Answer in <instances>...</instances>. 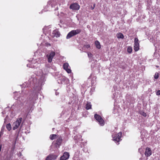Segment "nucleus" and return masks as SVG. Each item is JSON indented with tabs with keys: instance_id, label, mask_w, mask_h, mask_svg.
<instances>
[{
	"instance_id": "obj_1",
	"label": "nucleus",
	"mask_w": 160,
	"mask_h": 160,
	"mask_svg": "<svg viewBox=\"0 0 160 160\" xmlns=\"http://www.w3.org/2000/svg\"><path fill=\"white\" fill-rule=\"evenodd\" d=\"M38 70L35 71V72L36 75L40 77L39 78H38V81L37 80L38 78L36 77V76H32L29 79L28 82L26 83L25 82L21 85V87L27 88L30 86H33L36 88V91L40 90L42 88L41 86L44 85L46 81L45 75L48 74V71L46 70L43 72L42 69H39Z\"/></svg>"
},
{
	"instance_id": "obj_2",
	"label": "nucleus",
	"mask_w": 160,
	"mask_h": 160,
	"mask_svg": "<svg viewBox=\"0 0 160 160\" xmlns=\"http://www.w3.org/2000/svg\"><path fill=\"white\" fill-rule=\"evenodd\" d=\"M38 99L37 92H33L31 95H30V96L27 100V105H29L28 107L27 108V110L26 111V113L29 112L30 110L32 108L33 105L35 103V101Z\"/></svg>"
},
{
	"instance_id": "obj_3",
	"label": "nucleus",
	"mask_w": 160,
	"mask_h": 160,
	"mask_svg": "<svg viewBox=\"0 0 160 160\" xmlns=\"http://www.w3.org/2000/svg\"><path fill=\"white\" fill-rule=\"evenodd\" d=\"M58 5L56 0H50L48 2L47 6L43 10L42 12L48 11H57L58 10Z\"/></svg>"
},
{
	"instance_id": "obj_4",
	"label": "nucleus",
	"mask_w": 160,
	"mask_h": 160,
	"mask_svg": "<svg viewBox=\"0 0 160 160\" xmlns=\"http://www.w3.org/2000/svg\"><path fill=\"white\" fill-rule=\"evenodd\" d=\"M28 61L29 63L27 64V66L29 68H37L41 65L37 60V59L33 58L32 60H28Z\"/></svg>"
},
{
	"instance_id": "obj_5",
	"label": "nucleus",
	"mask_w": 160,
	"mask_h": 160,
	"mask_svg": "<svg viewBox=\"0 0 160 160\" xmlns=\"http://www.w3.org/2000/svg\"><path fill=\"white\" fill-rule=\"evenodd\" d=\"M20 93L19 92H15L14 98L15 99H17L18 101H19L20 102H21L22 103L24 102L26 95H22V94L21 97H18V94Z\"/></svg>"
},
{
	"instance_id": "obj_6",
	"label": "nucleus",
	"mask_w": 160,
	"mask_h": 160,
	"mask_svg": "<svg viewBox=\"0 0 160 160\" xmlns=\"http://www.w3.org/2000/svg\"><path fill=\"white\" fill-rule=\"evenodd\" d=\"M81 30L79 29L72 30L67 34L66 38L67 39L70 38L72 37L79 33L81 32Z\"/></svg>"
},
{
	"instance_id": "obj_7",
	"label": "nucleus",
	"mask_w": 160,
	"mask_h": 160,
	"mask_svg": "<svg viewBox=\"0 0 160 160\" xmlns=\"http://www.w3.org/2000/svg\"><path fill=\"white\" fill-rule=\"evenodd\" d=\"M22 120V118H17L16 121L13 122L12 125L13 130H15L19 128L21 123Z\"/></svg>"
},
{
	"instance_id": "obj_8",
	"label": "nucleus",
	"mask_w": 160,
	"mask_h": 160,
	"mask_svg": "<svg viewBox=\"0 0 160 160\" xmlns=\"http://www.w3.org/2000/svg\"><path fill=\"white\" fill-rule=\"evenodd\" d=\"M122 133L121 132H120L116 135L113 134L112 135V140L114 141L116 143L118 142L121 140V138L122 137Z\"/></svg>"
},
{
	"instance_id": "obj_9",
	"label": "nucleus",
	"mask_w": 160,
	"mask_h": 160,
	"mask_svg": "<svg viewBox=\"0 0 160 160\" xmlns=\"http://www.w3.org/2000/svg\"><path fill=\"white\" fill-rule=\"evenodd\" d=\"M58 83L61 84H68L69 83V80L68 79L63 76L60 79L58 80Z\"/></svg>"
},
{
	"instance_id": "obj_10",
	"label": "nucleus",
	"mask_w": 160,
	"mask_h": 160,
	"mask_svg": "<svg viewBox=\"0 0 160 160\" xmlns=\"http://www.w3.org/2000/svg\"><path fill=\"white\" fill-rule=\"evenodd\" d=\"M94 118L101 126H103L104 125V121L100 116L96 114L94 115Z\"/></svg>"
},
{
	"instance_id": "obj_11",
	"label": "nucleus",
	"mask_w": 160,
	"mask_h": 160,
	"mask_svg": "<svg viewBox=\"0 0 160 160\" xmlns=\"http://www.w3.org/2000/svg\"><path fill=\"white\" fill-rule=\"evenodd\" d=\"M55 55V52L52 51L50 53H48L46 55V57L48 59V62L49 63H51L52 61V60Z\"/></svg>"
},
{
	"instance_id": "obj_12",
	"label": "nucleus",
	"mask_w": 160,
	"mask_h": 160,
	"mask_svg": "<svg viewBox=\"0 0 160 160\" xmlns=\"http://www.w3.org/2000/svg\"><path fill=\"white\" fill-rule=\"evenodd\" d=\"M57 139L54 143V146L56 148H58L59 147L61 144L62 138L61 137L58 136V138Z\"/></svg>"
},
{
	"instance_id": "obj_13",
	"label": "nucleus",
	"mask_w": 160,
	"mask_h": 160,
	"mask_svg": "<svg viewBox=\"0 0 160 160\" xmlns=\"http://www.w3.org/2000/svg\"><path fill=\"white\" fill-rule=\"evenodd\" d=\"M51 27L50 26L45 27L43 29V32L46 35L48 34L49 35H50L51 33Z\"/></svg>"
},
{
	"instance_id": "obj_14",
	"label": "nucleus",
	"mask_w": 160,
	"mask_h": 160,
	"mask_svg": "<svg viewBox=\"0 0 160 160\" xmlns=\"http://www.w3.org/2000/svg\"><path fill=\"white\" fill-rule=\"evenodd\" d=\"M139 49V44L138 42V39L135 38L134 39V50L135 52L138 51Z\"/></svg>"
},
{
	"instance_id": "obj_15",
	"label": "nucleus",
	"mask_w": 160,
	"mask_h": 160,
	"mask_svg": "<svg viewBox=\"0 0 160 160\" xmlns=\"http://www.w3.org/2000/svg\"><path fill=\"white\" fill-rule=\"evenodd\" d=\"M63 69L66 71L68 73H71L72 71L71 69L70 66H69V64L67 62H65L63 65Z\"/></svg>"
},
{
	"instance_id": "obj_16",
	"label": "nucleus",
	"mask_w": 160,
	"mask_h": 160,
	"mask_svg": "<svg viewBox=\"0 0 160 160\" xmlns=\"http://www.w3.org/2000/svg\"><path fill=\"white\" fill-rule=\"evenodd\" d=\"M70 8L73 10H77L79 9L80 6L76 3H72L69 7Z\"/></svg>"
},
{
	"instance_id": "obj_17",
	"label": "nucleus",
	"mask_w": 160,
	"mask_h": 160,
	"mask_svg": "<svg viewBox=\"0 0 160 160\" xmlns=\"http://www.w3.org/2000/svg\"><path fill=\"white\" fill-rule=\"evenodd\" d=\"M60 35V33L59 32L58 29H55L51 33L50 36L54 38L56 37L58 38L59 37Z\"/></svg>"
},
{
	"instance_id": "obj_18",
	"label": "nucleus",
	"mask_w": 160,
	"mask_h": 160,
	"mask_svg": "<svg viewBox=\"0 0 160 160\" xmlns=\"http://www.w3.org/2000/svg\"><path fill=\"white\" fill-rule=\"evenodd\" d=\"M69 157V155L68 152H65L63 155L60 158V160H66L68 159Z\"/></svg>"
},
{
	"instance_id": "obj_19",
	"label": "nucleus",
	"mask_w": 160,
	"mask_h": 160,
	"mask_svg": "<svg viewBox=\"0 0 160 160\" xmlns=\"http://www.w3.org/2000/svg\"><path fill=\"white\" fill-rule=\"evenodd\" d=\"M58 156L54 154H50L46 158L45 160H55L57 158Z\"/></svg>"
},
{
	"instance_id": "obj_20",
	"label": "nucleus",
	"mask_w": 160,
	"mask_h": 160,
	"mask_svg": "<svg viewBox=\"0 0 160 160\" xmlns=\"http://www.w3.org/2000/svg\"><path fill=\"white\" fill-rule=\"evenodd\" d=\"M152 154V152L150 148H147L145 150V155L146 156L148 157L151 155Z\"/></svg>"
},
{
	"instance_id": "obj_21",
	"label": "nucleus",
	"mask_w": 160,
	"mask_h": 160,
	"mask_svg": "<svg viewBox=\"0 0 160 160\" xmlns=\"http://www.w3.org/2000/svg\"><path fill=\"white\" fill-rule=\"evenodd\" d=\"M95 44L96 46V47L97 48L99 49L101 48V45L100 44V42L98 41H96L95 42Z\"/></svg>"
},
{
	"instance_id": "obj_22",
	"label": "nucleus",
	"mask_w": 160,
	"mask_h": 160,
	"mask_svg": "<svg viewBox=\"0 0 160 160\" xmlns=\"http://www.w3.org/2000/svg\"><path fill=\"white\" fill-rule=\"evenodd\" d=\"M92 105L90 102H88L86 105V109L88 110L91 108Z\"/></svg>"
},
{
	"instance_id": "obj_23",
	"label": "nucleus",
	"mask_w": 160,
	"mask_h": 160,
	"mask_svg": "<svg viewBox=\"0 0 160 160\" xmlns=\"http://www.w3.org/2000/svg\"><path fill=\"white\" fill-rule=\"evenodd\" d=\"M58 138V136L56 134H52L50 135V138L52 140L55 138Z\"/></svg>"
},
{
	"instance_id": "obj_24",
	"label": "nucleus",
	"mask_w": 160,
	"mask_h": 160,
	"mask_svg": "<svg viewBox=\"0 0 160 160\" xmlns=\"http://www.w3.org/2000/svg\"><path fill=\"white\" fill-rule=\"evenodd\" d=\"M117 37L118 38L123 39L124 38V36L122 33H119L117 34Z\"/></svg>"
},
{
	"instance_id": "obj_25",
	"label": "nucleus",
	"mask_w": 160,
	"mask_h": 160,
	"mask_svg": "<svg viewBox=\"0 0 160 160\" xmlns=\"http://www.w3.org/2000/svg\"><path fill=\"white\" fill-rule=\"evenodd\" d=\"M6 128L8 131H10L12 127L10 123H9L6 125Z\"/></svg>"
},
{
	"instance_id": "obj_26",
	"label": "nucleus",
	"mask_w": 160,
	"mask_h": 160,
	"mask_svg": "<svg viewBox=\"0 0 160 160\" xmlns=\"http://www.w3.org/2000/svg\"><path fill=\"white\" fill-rule=\"evenodd\" d=\"M127 51L129 53H131L132 52V49L131 47H129L127 48Z\"/></svg>"
},
{
	"instance_id": "obj_27",
	"label": "nucleus",
	"mask_w": 160,
	"mask_h": 160,
	"mask_svg": "<svg viewBox=\"0 0 160 160\" xmlns=\"http://www.w3.org/2000/svg\"><path fill=\"white\" fill-rule=\"evenodd\" d=\"M140 114L145 117H146L147 116L146 113L142 111H140Z\"/></svg>"
},
{
	"instance_id": "obj_28",
	"label": "nucleus",
	"mask_w": 160,
	"mask_h": 160,
	"mask_svg": "<svg viewBox=\"0 0 160 160\" xmlns=\"http://www.w3.org/2000/svg\"><path fill=\"white\" fill-rule=\"evenodd\" d=\"M154 78L155 79H157L158 78V72H156L154 75Z\"/></svg>"
},
{
	"instance_id": "obj_29",
	"label": "nucleus",
	"mask_w": 160,
	"mask_h": 160,
	"mask_svg": "<svg viewBox=\"0 0 160 160\" xmlns=\"http://www.w3.org/2000/svg\"><path fill=\"white\" fill-rule=\"evenodd\" d=\"M84 47L86 48H88L90 47V46L89 44H86L84 45Z\"/></svg>"
},
{
	"instance_id": "obj_30",
	"label": "nucleus",
	"mask_w": 160,
	"mask_h": 160,
	"mask_svg": "<svg viewBox=\"0 0 160 160\" xmlns=\"http://www.w3.org/2000/svg\"><path fill=\"white\" fill-rule=\"evenodd\" d=\"M46 67L47 68H51V66L50 64H46L45 65Z\"/></svg>"
},
{
	"instance_id": "obj_31",
	"label": "nucleus",
	"mask_w": 160,
	"mask_h": 160,
	"mask_svg": "<svg viewBox=\"0 0 160 160\" xmlns=\"http://www.w3.org/2000/svg\"><path fill=\"white\" fill-rule=\"evenodd\" d=\"M156 95L158 96L160 95V90H158L157 91V92H156Z\"/></svg>"
},
{
	"instance_id": "obj_32",
	"label": "nucleus",
	"mask_w": 160,
	"mask_h": 160,
	"mask_svg": "<svg viewBox=\"0 0 160 160\" xmlns=\"http://www.w3.org/2000/svg\"><path fill=\"white\" fill-rule=\"evenodd\" d=\"M88 57L91 58L92 56V54L91 53H88Z\"/></svg>"
},
{
	"instance_id": "obj_33",
	"label": "nucleus",
	"mask_w": 160,
	"mask_h": 160,
	"mask_svg": "<svg viewBox=\"0 0 160 160\" xmlns=\"http://www.w3.org/2000/svg\"><path fill=\"white\" fill-rule=\"evenodd\" d=\"M45 45H46V46H47L48 47L51 46L50 44L49 43H48V42H47V43H45Z\"/></svg>"
},
{
	"instance_id": "obj_34",
	"label": "nucleus",
	"mask_w": 160,
	"mask_h": 160,
	"mask_svg": "<svg viewBox=\"0 0 160 160\" xmlns=\"http://www.w3.org/2000/svg\"><path fill=\"white\" fill-rule=\"evenodd\" d=\"M74 160H81L80 158H74Z\"/></svg>"
},
{
	"instance_id": "obj_35",
	"label": "nucleus",
	"mask_w": 160,
	"mask_h": 160,
	"mask_svg": "<svg viewBox=\"0 0 160 160\" xmlns=\"http://www.w3.org/2000/svg\"><path fill=\"white\" fill-rule=\"evenodd\" d=\"M59 92H58L57 91H56L55 92V94L56 95H59Z\"/></svg>"
},
{
	"instance_id": "obj_36",
	"label": "nucleus",
	"mask_w": 160,
	"mask_h": 160,
	"mask_svg": "<svg viewBox=\"0 0 160 160\" xmlns=\"http://www.w3.org/2000/svg\"><path fill=\"white\" fill-rule=\"evenodd\" d=\"M18 155L19 157H20V156L21 155V153H19L18 154Z\"/></svg>"
},
{
	"instance_id": "obj_37",
	"label": "nucleus",
	"mask_w": 160,
	"mask_h": 160,
	"mask_svg": "<svg viewBox=\"0 0 160 160\" xmlns=\"http://www.w3.org/2000/svg\"><path fill=\"white\" fill-rule=\"evenodd\" d=\"M2 114H6V112L5 111H3L2 112Z\"/></svg>"
},
{
	"instance_id": "obj_38",
	"label": "nucleus",
	"mask_w": 160,
	"mask_h": 160,
	"mask_svg": "<svg viewBox=\"0 0 160 160\" xmlns=\"http://www.w3.org/2000/svg\"><path fill=\"white\" fill-rule=\"evenodd\" d=\"M47 38L49 39V40L50 39V38L48 36H46V38Z\"/></svg>"
},
{
	"instance_id": "obj_39",
	"label": "nucleus",
	"mask_w": 160,
	"mask_h": 160,
	"mask_svg": "<svg viewBox=\"0 0 160 160\" xmlns=\"http://www.w3.org/2000/svg\"><path fill=\"white\" fill-rule=\"evenodd\" d=\"M150 1V0H145V2L147 1L148 2H149Z\"/></svg>"
},
{
	"instance_id": "obj_40",
	"label": "nucleus",
	"mask_w": 160,
	"mask_h": 160,
	"mask_svg": "<svg viewBox=\"0 0 160 160\" xmlns=\"http://www.w3.org/2000/svg\"><path fill=\"white\" fill-rule=\"evenodd\" d=\"M55 14H57V15H58V11H57V12H55Z\"/></svg>"
},
{
	"instance_id": "obj_41",
	"label": "nucleus",
	"mask_w": 160,
	"mask_h": 160,
	"mask_svg": "<svg viewBox=\"0 0 160 160\" xmlns=\"http://www.w3.org/2000/svg\"><path fill=\"white\" fill-rule=\"evenodd\" d=\"M91 8H92V10H93V9H94V7H92Z\"/></svg>"
},
{
	"instance_id": "obj_42",
	"label": "nucleus",
	"mask_w": 160,
	"mask_h": 160,
	"mask_svg": "<svg viewBox=\"0 0 160 160\" xmlns=\"http://www.w3.org/2000/svg\"><path fill=\"white\" fill-rule=\"evenodd\" d=\"M6 109H8V110H9V108H6Z\"/></svg>"
},
{
	"instance_id": "obj_43",
	"label": "nucleus",
	"mask_w": 160,
	"mask_h": 160,
	"mask_svg": "<svg viewBox=\"0 0 160 160\" xmlns=\"http://www.w3.org/2000/svg\"><path fill=\"white\" fill-rule=\"evenodd\" d=\"M6 120V118H5L4 119V122H5Z\"/></svg>"
},
{
	"instance_id": "obj_44",
	"label": "nucleus",
	"mask_w": 160,
	"mask_h": 160,
	"mask_svg": "<svg viewBox=\"0 0 160 160\" xmlns=\"http://www.w3.org/2000/svg\"><path fill=\"white\" fill-rule=\"evenodd\" d=\"M95 4H94V5H93V7H95Z\"/></svg>"
},
{
	"instance_id": "obj_45",
	"label": "nucleus",
	"mask_w": 160,
	"mask_h": 160,
	"mask_svg": "<svg viewBox=\"0 0 160 160\" xmlns=\"http://www.w3.org/2000/svg\"><path fill=\"white\" fill-rule=\"evenodd\" d=\"M7 116H8V115H7L6 118L7 117Z\"/></svg>"
},
{
	"instance_id": "obj_46",
	"label": "nucleus",
	"mask_w": 160,
	"mask_h": 160,
	"mask_svg": "<svg viewBox=\"0 0 160 160\" xmlns=\"http://www.w3.org/2000/svg\"><path fill=\"white\" fill-rule=\"evenodd\" d=\"M119 144V143H118L117 144H118H118Z\"/></svg>"
}]
</instances>
